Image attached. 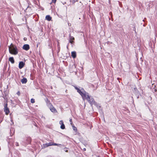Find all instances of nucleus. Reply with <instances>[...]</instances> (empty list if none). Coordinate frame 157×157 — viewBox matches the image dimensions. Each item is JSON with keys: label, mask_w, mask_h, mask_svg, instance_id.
<instances>
[{"label": "nucleus", "mask_w": 157, "mask_h": 157, "mask_svg": "<svg viewBox=\"0 0 157 157\" xmlns=\"http://www.w3.org/2000/svg\"><path fill=\"white\" fill-rule=\"evenodd\" d=\"M84 95V97H82L83 100L86 99L91 105H94L96 106L97 107H100V106H98L97 104L94 101V99L92 97H90L88 95V94L86 92Z\"/></svg>", "instance_id": "obj_1"}, {"label": "nucleus", "mask_w": 157, "mask_h": 157, "mask_svg": "<svg viewBox=\"0 0 157 157\" xmlns=\"http://www.w3.org/2000/svg\"><path fill=\"white\" fill-rule=\"evenodd\" d=\"M9 51L10 53L11 54L16 55L17 53L16 48L12 44L9 47Z\"/></svg>", "instance_id": "obj_2"}, {"label": "nucleus", "mask_w": 157, "mask_h": 157, "mask_svg": "<svg viewBox=\"0 0 157 157\" xmlns=\"http://www.w3.org/2000/svg\"><path fill=\"white\" fill-rule=\"evenodd\" d=\"M75 88L77 90V92L81 95L82 97H84V95L86 92L83 90V89H82L80 90L76 87H75Z\"/></svg>", "instance_id": "obj_3"}, {"label": "nucleus", "mask_w": 157, "mask_h": 157, "mask_svg": "<svg viewBox=\"0 0 157 157\" xmlns=\"http://www.w3.org/2000/svg\"><path fill=\"white\" fill-rule=\"evenodd\" d=\"M75 88L77 90V92L81 95L82 97H84V95L86 92L83 90V89H82L80 90L76 87H75Z\"/></svg>", "instance_id": "obj_4"}, {"label": "nucleus", "mask_w": 157, "mask_h": 157, "mask_svg": "<svg viewBox=\"0 0 157 157\" xmlns=\"http://www.w3.org/2000/svg\"><path fill=\"white\" fill-rule=\"evenodd\" d=\"M4 111L6 115H8L9 113V110L7 107V104L4 106Z\"/></svg>", "instance_id": "obj_5"}, {"label": "nucleus", "mask_w": 157, "mask_h": 157, "mask_svg": "<svg viewBox=\"0 0 157 157\" xmlns=\"http://www.w3.org/2000/svg\"><path fill=\"white\" fill-rule=\"evenodd\" d=\"M23 49L26 51H27L29 49V46L27 44H25L23 46Z\"/></svg>", "instance_id": "obj_6"}, {"label": "nucleus", "mask_w": 157, "mask_h": 157, "mask_svg": "<svg viewBox=\"0 0 157 157\" xmlns=\"http://www.w3.org/2000/svg\"><path fill=\"white\" fill-rule=\"evenodd\" d=\"M25 65V63L21 61L19 62V68L20 69L22 68Z\"/></svg>", "instance_id": "obj_7"}, {"label": "nucleus", "mask_w": 157, "mask_h": 157, "mask_svg": "<svg viewBox=\"0 0 157 157\" xmlns=\"http://www.w3.org/2000/svg\"><path fill=\"white\" fill-rule=\"evenodd\" d=\"M59 124L61 125L60 126V128L62 129H64L65 128V125L63 124V121H59Z\"/></svg>", "instance_id": "obj_8"}, {"label": "nucleus", "mask_w": 157, "mask_h": 157, "mask_svg": "<svg viewBox=\"0 0 157 157\" xmlns=\"http://www.w3.org/2000/svg\"><path fill=\"white\" fill-rule=\"evenodd\" d=\"M48 144V146L55 145V146H59L61 145L60 144H57L56 143H47Z\"/></svg>", "instance_id": "obj_9"}, {"label": "nucleus", "mask_w": 157, "mask_h": 157, "mask_svg": "<svg viewBox=\"0 0 157 157\" xmlns=\"http://www.w3.org/2000/svg\"><path fill=\"white\" fill-rule=\"evenodd\" d=\"M75 38H74L71 35H70L69 36V42L71 43L72 44L73 42V41L72 40H74Z\"/></svg>", "instance_id": "obj_10"}, {"label": "nucleus", "mask_w": 157, "mask_h": 157, "mask_svg": "<svg viewBox=\"0 0 157 157\" xmlns=\"http://www.w3.org/2000/svg\"><path fill=\"white\" fill-rule=\"evenodd\" d=\"M46 19L48 21H50L52 19V17L49 15H47L45 17Z\"/></svg>", "instance_id": "obj_11"}, {"label": "nucleus", "mask_w": 157, "mask_h": 157, "mask_svg": "<svg viewBox=\"0 0 157 157\" xmlns=\"http://www.w3.org/2000/svg\"><path fill=\"white\" fill-rule=\"evenodd\" d=\"M50 109L52 112H55L57 111L55 108H54L53 106H52L51 107H50Z\"/></svg>", "instance_id": "obj_12"}, {"label": "nucleus", "mask_w": 157, "mask_h": 157, "mask_svg": "<svg viewBox=\"0 0 157 157\" xmlns=\"http://www.w3.org/2000/svg\"><path fill=\"white\" fill-rule=\"evenodd\" d=\"M9 60L12 63H14V61L13 57H10L9 58Z\"/></svg>", "instance_id": "obj_13"}, {"label": "nucleus", "mask_w": 157, "mask_h": 157, "mask_svg": "<svg viewBox=\"0 0 157 157\" xmlns=\"http://www.w3.org/2000/svg\"><path fill=\"white\" fill-rule=\"evenodd\" d=\"M71 56L73 58H75L76 57V53L75 52H71Z\"/></svg>", "instance_id": "obj_14"}, {"label": "nucleus", "mask_w": 157, "mask_h": 157, "mask_svg": "<svg viewBox=\"0 0 157 157\" xmlns=\"http://www.w3.org/2000/svg\"><path fill=\"white\" fill-rule=\"evenodd\" d=\"M27 81V80L26 78H23L21 80V82L22 83H25Z\"/></svg>", "instance_id": "obj_15"}, {"label": "nucleus", "mask_w": 157, "mask_h": 157, "mask_svg": "<svg viewBox=\"0 0 157 157\" xmlns=\"http://www.w3.org/2000/svg\"><path fill=\"white\" fill-rule=\"evenodd\" d=\"M48 147V144L47 143H46L44 144H43V145L42 148H45L47 147Z\"/></svg>", "instance_id": "obj_16"}, {"label": "nucleus", "mask_w": 157, "mask_h": 157, "mask_svg": "<svg viewBox=\"0 0 157 157\" xmlns=\"http://www.w3.org/2000/svg\"><path fill=\"white\" fill-rule=\"evenodd\" d=\"M31 102L32 103H34L35 102V100L33 98H32L31 100Z\"/></svg>", "instance_id": "obj_17"}, {"label": "nucleus", "mask_w": 157, "mask_h": 157, "mask_svg": "<svg viewBox=\"0 0 157 157\" xmlns=\"http://www.w3.org/2000/svg\"><path fill=\"white\" fill-rule=\"evenodd\" d=\"M72 126L73 127V128L74 131H76L77 130V128L76 127H75L73 125H72Z\"/></svg>", "instance_id": "obj_18"}, {"label": "nucleus", "mask_w": 157, "mask_h": 157, "mask_svg": "<svg viewBox=\"0 0 157 157\" xmlns=\"http://www.w3.org/2000/svg\"><path fill=\"white\" fill-rule=\"evenodd\" d=\"M69 121H70V123H71V124L72 125H73V124H72V119H70Z\"/></svg>", "instance_id": "obj_19"}, {"label": "nucleus", "mask_w": 157, "mask_h": 157, "mask_svg": "<svg viewBox=\"0 0 157 157\" xmlns=\"http://www.w3.org/2000/svg\"><path fill=\"white\" fill-rule=\"evenodd\" d=\"M52 0V2H54V3H55L56 2V0Z\"/></svg>", "instance_id": "obj_20"}, {"label": "nucleus", "mask_w": 157, "mask_h": 157, "mask_svg": "<svg viewBox=\"0 0 157 157\" xmlns=\"http://www.w3.org/2000/svg\"><path fill=\"white\" fill-rule=\"evenodd\" d=\"M64 151L66 152H68V151L67 150H66V149H64Z\"/></svg>", "instance_id": "obj_21"}, {"label": "nucleus", "mask_w": 157, "mask_h": 157, "mask_svg": "<svg viewBox=\"0 0 157 157\" xmlns=\"http://www.w3.org/2000/svg\"><path fill=\"white\" fill-rule=\"evenodd\" d=\"M17 94L18 95H20V93L19 92H18L17 93Z\"/></svg>", "instance_id": "obj_22"}, {"label": "nucleus", "mask_w": 157, "mask_h": 157, "mask_svg": "<svg viewBox=\"0 0 157 157\" xmlns=\"http://www.w3.org/2000/svg\"><path fill=\"white\" fill-rule=\"evenodd\" d=\"M134 30H135V32L136 33V30H135L136 28H134Z\"/></svg>", "instance_id": "obj_23"}, {"label": "nucleus", "mask_w": 157, "mask_h": 157, "mask_svg": "<svg viewBox=\"0 0 157 157\" xmlns=\"http://www.w3.org/2000/svg\"><path fill=\"white\" fill-rule=\"evenodd\" d=\"M84 150L85 151V150H86V148H84Z\"/></svg>", "instance_id": "obj_24"}]
</instances>
